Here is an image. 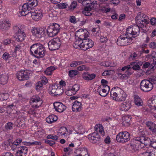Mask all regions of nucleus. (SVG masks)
Here are the masks:
<instances>
[{
  "label": "nucleus",
  "instance_id": "obj_1",
  "mask_svg": "<svg viewBox=\"0 0 156 156\" xmlns=\"http://www.w3.org/2000/svg\"><path fill=\"white\" fill-rule=\"evenodd\" d=\"M46 51L45 47L40 43L34 44L30 48V54L38 58H43L45 55Z\"/></svg>",
  "mask_w": 156,
  "mask_h": 156
},
{
  "label": "nucleus",
  "instance_id": "obj_2",
  "mask_svg": "<svg viewBox=\"0 0 156 156\" xmlns=\"http://www.w3.org/2000/svg\"><path fill=\"white\" fill-rule=\"evenodd\" d=\"M28 2L25 3L22 7L21 10L19 11V13L21 16H26L29 14L30 11L36 6L38 4L37 0H28Z\"/></svg>",
  "mask_w": 156,
  "mask_h": 156
},
{
  "label": "nucleus",
  "instance_id": "obj_3",
  "mask_svg": "<svg viewBox=\"0 0 156 156\" xmlns=\"http://www.w3.org/2000/svg\"><path fill=\"white\" fill-rule=\"evenodd\" d=\"M13 28L14 32L16 35V40L18 42L22 41L26 36L24 30V26L16 25Z\"/></svg>",
  "mask_w": 156,
  "mask_h": 156
},
{
  "label": "nucleus",
  "instance_id": "obj_4",
  "mask_svg": "<svg viewBox=\"0 0 156 156\" xmlns=\"http://www.w3.org/2000/svg\"><path fill=\"white\" fill-rule=\"evenodd\" d=\"M140 32L139 27L137 25H134L128 28L126 30V34L130 37L132 40L139 35Z\"/></svg>",
  "mask_w": 156,
  "mask_h": 156
},
{
  "label": "nucleus",
  "instance_id": "obj_5",
  "mask_svg": "<svg viewBox=\"0 0 156 156\" xmlns=\"http://www.w3.org/2000/svg\"><path fill=\"white\" fill-rule=\"evenodd\" d=\"M60 28L59 25L54 23L48 27L47 29V34L49 37H53L58 33Z\"/></svg>",
  "mask_w": 156,
  "mask_h": 156
},
{
  "label": "nucleus",
  "instance_id": "obj_6",
  "mask_svg": "<svg viewBox=\"0 0 156 156\" xmlns=\"http://www.w3.org/2000/svg\"><path fill=\"white\" fill-rule=\"evenodd\" d=\"M31 101L33 102H35L36 104H34L33 105V108H30L27 112L30 114H34L35 112V110L34 108H38L41 104L42 103V100L37 95L33 96L31 99Z\"/></svg>",
  "mask_w": 156,
  "mask_h": 156
},
{
  "label": "nucleus",
  "instance_id": "obj_7",
  "mask_svg": "<svg viewBox=\"0 0 156 156\" xmlns=\"http://www.w3.org/2000/svg\"><path fill=\"white\" fill-rule=\"evenodd\" d=\"M97 2L96 1H93L92 2H90V4L87 3V2H83L84 4H87V5H85L84 8V11H82L83 13L86 16H90L92 14L90 12L93 9H95L96 5H97Z\"/></svg>",
  "mask_w": 156,
  "mask_h": 156
},
{
  "label": "nucleus",
  "instance_id": "obj_8",
  "mask_svg": "<svg viewBox=\"0 0 156 156\" xmlns=\"http://www.w3.org/2000/svg\"><path fill=\"white\" fill-rule=\"evenodd\" d=\"M127 36L128 35L126 34V33L124 36L121 35L119 37L117 41L118 45L120 46H125L128 45L129 44H131L133 42V40L130 37Z\"/></svg>",
  "mask_w": 156,
  "mask_h": 156
},
{
  "label": "nucleus",
  "instance_id": "obj_9",
  "mask_svg": "<svg viewBox=\"0 0 156 156\" xmlns=\"http://www.w3.org/2000/svg\"><path fill=\"white\" fill-rule=\"evenodd\" d=\"M129 133L126 132H122L119 133L116 136V140L119 143H124L129 141L130 140Z\"/></svg>",
  "mask_w": 156,
  "mask_h": 156
},
{
  "label": "nucleus",
  "instance_id": "obj_10",
  "mask_svg": "<svg viewBox=\"0 0 156 156\" xmlns=\"http://www.w3.org/2000/svg\"><path fill=\"white\" fill-rule=\"evenodd\" d=\"M61 44V41L58 37L54 38L48 43V47L51 51L55 50L60 48Z\"/></svg>",
  "mask_w": 156,
  "mask_h": 156
},
{
  "label": "nucleus",
  "instance_id": "obj_11",
  "mask_svg": "<svg viewBox=\"0 0 156 156\" xmlns=\"http://www.w3.org/2000/svg\"><path fill=\"white\" fill-rule=\"evenodd\" d=\"M141 90L144 92H148L151 90L153 88V85L150 82V81L148 80H144L141 82L140 83Z\"/></svg>",
  "mask_w": 156,
  "mask_h": 156
},
{
  "label": "nucleus",
  "instance_id": "obj_12",
  "mask_svg": "<svg viewBox=\"0 0 156 156\" xmlns=\"http://www.w3.org/2000/svg\"><path fill=\"white\" fill-rule=\"evenodd\" d=\"M45 32V29L42 28H34L31 30L32 35L37 39L44 36Z\"/></svg>",
  "mask_w": 156,
  "mask_h": 156
},
{
  "label": "nucleus",
  "instance_id": "obj_13",
  "mask_svg": "<svg viewBox=\"0 0 156 156\" xmlns=\"http://www.w3.org/2000/svg\"><path fill=\"white\" fill-rule=\"evenodd\" d=\"M88 138L90 142L94 144H98L101 141L99 135L97 133H93L88 136Z\"/></svg>",
  "mask_w": 156,
  "mask_h": 156
},
{
  "label": "nucleus",
  "instance_id": "obj_14",
  "mask_svg": "<svg viewBox=\"0 0 156 156\" xmlns=\"http://www.w3.org/2000/svg\"><path fill=\"white\" fill-rule=\"evenodd\" d=\"M75 36L76 38L83 41L88 37V33L86 30L80 29L76 31Z\"/></svg>",
  "mask_w": 156,
  "mask_h": 156
},
{
  "label": "nucleus",
  "instance_id": "obj_15",
  "mask_svg": "<svg viewBox=\"0 0 156 156\" xmlns=\"http://www.w3.org/2000/svg\"><path fill=\"white\" fill-rule=\"evenodd\" d=\"M110 90V87L109 86H100L98 87L97 91L100 96L105 97L108 94Z\"/></svg>",
  "mask_w": 156,
  "mask_h": 156
},
{
  "label": "nucleus",
  "instance_id": "obj_16",
  "mask_svg": "<svg viewBox=\"0 0 156 156\" xmlns=\"http://www.w3.org/2000/svg\"><path fill=\"white\" fill-rule=\"evenodd\" d=\"M94 45V42L89 38H86L82 41V49L86 51L87 49L91 48Z\"/></svg>",
  "mask_w": 156,
  "mask_h": 156
},
{
  "label": "nucleus",
  "instance_id": "obj_17",
  "mask_svg": "<svg viewBox=\"0 0 156 156\" xmlns=\"http://www.w3.org/2000/svg\"><path fill=\"white\" fill-rule=\"evenodd\" d=\"M29 73L27 70L18 71L16 74L17 78L20 81L27 80L29 78Z\"/></svg>",
  "mask_w": 156,
  "mask_h": 156
},
{
  "label": "nucleus",
  "instance_id": "obj_18",
  "mask_svg": "<svg viewBox=\"0 0 156 156\" xmlns=\"http://www.w3.org/2000/svg\"><path fill=\"white\" fill-rule=\"evenodd\" d=\"M29 12V14H27L30 15L32 19L34 20L38 21L40 20L43 16L42 11L41 9L38 10H36L34 12L31 13Z\"/></svg>",
  "mask_w": 156,
  "mask_h": 156
},
{
  "label": "nucleus",
  "instance_id": "obj_19",
  "mask_svg": "<svg viewBox=\"0 0 156 156\" xmlns=\"http://www.w3.org/2000/svg\"><path fill=\"white\" fill-rule=\"evenodd\" d=\"M148 17L140 12H139L136 18V20L137 23H140L143 24L144 22L145 23H147V18Z\"/></svg>",
  "mask_w": 156,
  "mask_h": 156
},
{
  "label": "nucleus",
  "instance_id": "obj_20",
  "mask_svg": "<svg viewBox=\"0 0 156 156\" xmlns=\"http://www.w3.org/2000/svg\"><path fill=\"white\" fill-rule=\"evenodd\" d=\"M121 88L117 87L113 88L110 91V96L112 99L116 101H118L119 95Z\"/></svg>",
  "mask_w": 156,
  "mask_h": 156
},
{
  "label": "nucleus",
  "instance_id": "obj_21",
  "mask_svg": "<svg viewBox=\"0 0 156 156\" xmlns=\"http://www.w3.org/2000/svg\"><path fill=\"white\" fill-rule=\"evenodd\" d=\"M136 139L138 140L137 142L139 144H140L141 145L144 144L145 146L149 145L150 146L151 141L150 138L142 136L140 137H136Z\"/></svg>",
  "mask_w": 156,
  "mask_h": 156
},
{
  "label": "nucleus",
  "instance_id": "obj_22",
  "mask_svg": "<svg viewBox=\"0 0 156 156\" xmlns=\"http://www.w3.org/2000/svg\"><path fill=\"white\" fill-rule=\"evenodd\" d=\"M54 106L55 111L59 112H63L66 109L65 106L61 102H55Z\"/></svg>",
  "mask_w": 156,
  "mask_h": 156
},
{
  "label": "nucleus",
  "instance_id": "obj_23",
  "mask_svg": "<svg viewBox=\"0 0 156 156\" xmlns=\"http://www.w3.org/2000/svg\"><path fill=\"white\" fill-rule=\"evenodd\" d=\"M27 148L25 146L20 147L18 148L16 156H26L27 152Z\"/></svg>",
  "mask_w": 156,
  "mask_h": 156
},
{
  "label": "nucleus",
  "instance_id": "obj_24",
  "mask_svg": "<svg viewBox=\"0 0 156 156\" xmlns=\"http://www.w3.org/2000/svg\"><path fill=\"white\" fill-rule=\"evenodd\" d=\"M137 139L136 137L132 140V141H133V143H131L130 145L131 148L135 151L138 150L139 148H142L143 146H142L140 144H139L137 142L138 140Z\"/></svg>",
  "mask_w": 156,
  "mask_h": 156
},
{
  "label": "nucleus",
  "instance_id": "obj_25",
  "mask_svg": "<svg viewBox=\"0 0 156 156\" xmlns=\"http://www.w3.org/2000/svg\"><path fill=\"white\" fill-rule=\"evenodd\" d=\"M76 154L75 156H84L89 155L87 148L85 147L80 148L77 149L76 151Z\"/></svg>",
  "mask_w": 156,
  "mask_h": 156
},
{
  "label": "nucleus",
  "instance_id": "obj_26",
  "mask_svg": "<svg viewBox=\"0 0 156 156\" xmlns=\"http://www.w3.org/2000/svg\"><path fill=\"white\" fill-rule=\"evenodd\" d=\"M131 107V103L129 101L124 102L121 103L120 109L122 111H127Z\"/></svg>",
  "mask_w": 156,
  "mask_h": 156
},
{
  "label": "nucleus",
  "instance_id": "obj_27",
  "mask_svg": "<svg viewBox=\"0 0 156 156\" xmlns=\"http://www.w3.org/2000/svg\"><path fill=\"white\" fill-rule=\"evenodd\" d=\"M81 103L77 101H76L74 102L72 106V110L73 112H80L81 110Z\"/></svg>",
  "mask_w": 156,
  "mask_h": 156
},
{
  "label": "nucleus",
  "instance_id": "obj_28",
  "mask_svg": "<svg viewBox=\"0 0 156 156\" xmlns=\"http://www.w3.org/2000/svg\"><path fill=\"white\" fill-rule=\"evenodd\" d=\"M147 126L153 133H156V124L151 121H148L146 123Z\"/></svg>",
  "mask_w": 156,
  "mask_h": 156
},
{
  "label": "nucleus",
  "instance_id": "obj_29",
  "mask_svg": "<svg viewBox=\"0 0 156 156\" xmlns=\"http://www.w3.org/2000/svg\"><path fill=\"white\" fill-rule=\"evenodd\" d=\"M82 76L84 80H90L95 78L96 75L94 73L90 74L88 72H86L82 74Z\"/></svg>",
  "mask_w": 156,
  "mask_h": 156
},
{
  "label": "nucleus",
  "instance_id": "obj_30",
  "mask_svg": "<svg viewBox=\"0 0 156 156\" xmlns=\"http://www.w3.org/2000/svg\"><path fill=\"white\" fill-rule=\"evenodd\" d=\"M11 26L10 23L9 21H5L2 22L0 25V28L3 31L8 30Z\"/></svg>",
  "mask_w": 156,
  "mask_h": 156
},
{
  "label": "nucleus",
  "instance_id": "obj_31",
  "mask_svg": "<svg viewBox=\"0 0 156 156\" xmlns=\"http://www.w3.org/2000/svg\"><path fill=\"white\" fill-rule=\"evenodd\" d=\"M9 76L6 73H3L0 75V83L4 85L6 84L8 81Z\"/></svg>",
  "mask_w": 156,
  "mask_h": 156
},
{
  "label": "nucleus",
  "instance_id": "obj_32",
  "mask_svg": "<svg viewBox=\"0 0 156 156\" xmlns=\"http://www.w3.org/2000/svg\"><path fill=\"white\" fill-rule=\"evenodd\" d=\"M94 129L97 132L100 133L103 136H104L105 133L102 125L98 124L94 127Z\"/></svg>",
  "mask_w": 156,
  "mask_h": 156
},
{
  "label": "nucleus",
  "instance_id": "obj_33",
  "mask_svg": "<svg viewBox=\"0 0 156 156\" xmlns=\"http://www.w3.org/2000/svg\"><path fill=\"white\" fill-rule=\"evenodd\" d=\"M131 120L130 116H125L122 118V125L125 126H128L129 125V123Z\"/></svg>",
  "mask_w": 156,
  "mask_h": 156
},
{
  "label": "nucleus",
  "instance_id": "obj_34",
  "mask_svg": "<svg viewBox=\"0 0 156 156\" xmlns=\"http://www.w3.org/2000/svg\"><path fill=\"white\" fill-rule=\"evenodd\" d=\"M58 119L57 117L54 115H49L46 119V122L49 123H51L57 120Z\"/></svg>",
  "mask_w": 156,
  "mask_h": 156
},
{
  "label": "nucleus",
  "instance_id": "obj_35",
  "mask_svg": "<svg viewBox=\"0 0 156 156\" xmlns=\"http://www.w3.org/2000/svg\"><path fill=\"white\" fill-rule=\"evenodd\" d=\"M119 96L118 101H123L126 100L127 95L124 90L121 89Z\"/></svg>",
  "mask_w": 156,
  "mask_h": 156
},
{
  "label": "nucleus",
  "instance_id": "obj_36",
  "mask_svg": "<svg viewBox=\"0 0 156 156\" xmlns=\"http://www.w3.org/2000/svg\"><path fill=\"white\" fill-rule=\"evenodd\" d=\"M134 103L136 105L139 106H141L143 104V101L137 95L134 96Z\"/></svg>",
  "mask_w": 156,
  "mask_h": 156
},
{
  "label": "nucleus",
  "instance_id": "obj_37",
  "mask_svg": "<svg viewBox=\"0 0 156 156\" xmlns=\"http://www.w3.org/2000/svg\"><path fill=\"white\" fill-rule=\"evenodd\" d=\"M57 88V85L51 86L48 90L49 93L51 94L52 95L55 96Z\"/></svg>",
  "mask_w": 156,
  "mask_h": 156
},
{
  "label": "nucleus",
  "instance_id": "obj_38",
  "mask_svg": "<svg viewBox=\"0 0 156 156\" xmlns=\"http://www.w3.org/2000/svg\"><path fill=\"white\" fill-rule=\"evenodd\" d=\"M151 106L156 109V96H153L148 101Z\"/></svg>",
  "mask_w": 156,
  "mask_h": 156
},
{
  "label": "nucleus",
  "instance_id": "obj_39",
  "mask_svg": "<svg viewBox=\"0 0 156 156\" xmlns=\"http://www.w3.org/2000/svg\"><path fill=\"white\" fill-rule=\"evenodd\" d=\"M76 40L74 43L73 46L74 48H82V40L76 38Z\"/></svg>",
  "mask_w": 156,
  "mask_h": 156
},
{
  "label": "nucleus",
  "instance_id": "obj_40",
  "mask_svg": "<svg viewBox=\"0 0 156 156\" xmlns=\"http://www.w3.org/2000/svg\"><path fill=\"white\" fill-rule=\"evenodd\" d=\"M55 69V68L52 66L48 67L44 71L45 73L47 75H51L53 71Z\"/></svg>",
  "mask_w": 156,
  "mask_h": 156
},
{
  "label": "nucleus",
  "instance_id": "obj_41",
  "mask_svg": "<svg viewBox=\"0 0 156 156\" xmlns=\"http://www.w3.org/2000/svg\"><path fill=\"white\" fill-rule=\"evenodd\" d=\"M9 97V94L8 93H1L0 94V100L2 101L6 100Z\"/></svg>",
  "mask_w": 156,
  "mask_h": 156
},
{
  "label": "nucleus",
  "instance_id": "obj_42",
  "mask_svg": "<svg viewBox=\"0 0 156 156\" xmlns=\"http://www.w3.org/2000/svg\"><path fill=\"white\" fill-rule=\"evenodd\" d=\"M118 77L122 80H126L127 79V76L125 73H122L120 72H118L116 73Z\"/></svg>",
  "mask_w": 156,
  "mask_h": 156
},
{
  "label": "nucleus",
  "instance_id": "obj_43",
  "mask_svg": "<svg viewBox=\"0 0 156 156\" xmlns=\"http://www.w3.org/2000/svg\"><path fill=\"white\" fill-rule=\"evenodd\" d=\"M43 86V84L42 82L39 81L36 84V89L37 91H39L42 89Z\"/></svg>",
  "mask_w": 156,
  "mask_h": 156
},
{
  "label": "nucleus",
  "instance_id": "obj_44",
  "mask_svg": "<svg viewBox=\"0 0 156 156\" xmlns=\"http://www.w3.org/2000/svg\"><path fill=\"white\" fill-rule=\"evenodd\" d=\"M63 88L62 87H58L57 86V88L55 96H59L62 94L63 93Z\"/></svg>",
  "mask_w": 156,
  "mask_h": 156
},
{
  "label": "nucleus",
  "instance_id": "obj_45",
  "mask_svg": "<svg viewBox=\"0 0 156 156\" xmlns=\"http://www.w3.org/2000/svg\"><path fill=\"white\" fill-rule=\"evenodd\" d=\"M70 89L72 90V91L73 92L74 94H75L80 89L79 85L78 84H76L74 85L72 88H71Z\"/></svg>",
  "mask_w": 156,
  "mask_h": 156
},
{
  "label": "nucleus",
  "instance_id": "obj_46",
  "mask_svg": "<svg viewBox=\"0 0 156 156\" xmlns=\"http://www.w3.org/2000/svg\"><path fill=\"white\" fill-rule=\"evenodd\" d=\"M67 129L66 127H62L59 130L58 133L60 134V135H65L66 134Z\"/></svg>",
  "mask_w": 156,
  "mask_h": 156
},
{
  "label": "nucleus",
  "instance_id": "obj_47",
  "mask_svg": "<svg viewBox=\"0 0 156 156\" xmlns=\"http://www.w3.org/2000/svg\"><path fill=\"white\" fill-rule=\"evenodd\" d=\"M14 124L12 122H9L5 125V129L6 130H11L12 129Z\"/></svg>",
  "mask_w": 156,
  "mask_h": 156
},
{
  "label": "nucleus",
  "instance_id": "obj_48",
  "mask_svg": "<svg viewBox=\"0 0 156 156\" xmlns=\"http://www.w3.org/2000/svg\"><path fill=\"white\" fill-rule=\"evenodd\" d=\"M78 74V71L76 70H70L69 72V76L71 77H73Z\"/></svg>",
  "mask_w": 156,
  "mask_h": 156
},
{
  "label": "nucleus",
  "instance_id": "obj_49",
  "mask_svg": "<svg viewBox=\"0 0 156 156\" xmlns=\"http://www.w3.org/2000/svg\"><path fill=\"white\" fill-rule=\"evenodd\" d=\"M26 144H25L26 145H41V142L38 141H34L33 142H26Z\"/></svg>",
  "mask_w": 156,
  "mask_h": 156
},
{
  "label": "nucleus",
  "instance_id": "obj_50",
  "mask_svg": "<svg viewBox=\"0 0 156 156\" xmlns=\"http://www.w3.org/2000/svg\"><path fill=\"white\" fill-rule=\"evenodd\" d=\"M47 138L48 139H51L54 140H57L58 139V137L55 135L50 134L48 135L47 137Z\"/></svg>",
  "mask_w": 156,
  "mask_h": 156
},
{
  "label": "nucleus",
  "instance_id": "obj_51",
  "mask_svg": "<svg viewBox=\"0 0 156 156\" xmlns=\"http://www.w3.org/2000/svg\"><path fill=\"white\" fill-rule=\"evenodd\" d=\"M13 42V41L10 39H6L3 41V44L4 45H6L9 44L11 43H12Z\"/></svg>",
  "mask_w": 156,
  "mask_h": 156
},
{
  "label": "nucleus",
  "instance_id": "obj_52",
  "mask_svg": "<svg viewBox=\"0 0 156 156\" xmlns=\"http://www.w3.org/2000/svg\"><path fill=\"white\" fill-rule=\"evenodd\" d=\"M2 57L5 60H7L9 58H11V56L9 54V53L5 52L3 55Z\"/></svg>",
  "mask_w": 156,
  "mask_h": 156
},
{
  "label": "nucleus",
  "instance_id": "obj_53",
  "mask_svg": "<svg viewBox=\"0 0 156 156\" xmlns=\"http://www.w3.org/2000/svg\"><path fill=\"white\" fill-rule=\"evenodd\" d=\"M137 54L136 52H134L131 54L129 57V58L132 60H134L136 59V58L137 57Z\"/></svg>",
  "mask_w": 156,
  "mask_h": 156
},
{
  "label": "nucleus",
  "instance_id": "obj_54",
  "mask_svg": "<svg viewBox=\"0 0 156 156\" xmlns=\"http://www.w3.org/2000/svg\"><path fill=\"white\" fill-rule=\"evenodd\" d=\"M77 5V2L76 1H73L70 6L69 8L70 9H75Z\"/></svg>",
  "mask_w": 156,
  "mask_h": 156
},
{
  "label": "nucleus",
  "instance_id": "obj_55",
  "mask_svg": "<svg viewBox=\"0 0 156 156\" xmlns=\"http://www.w3.org/2000/svg\"><path fill=\"white\" fill-rule=\"evenodd\" d=\"M46 143L49 144L50 145L53 146L55 144V142L53 140H45Z\"/></svg>",
  "mask_w": 156,
  "mask_h": 156
},
{
  "label": "nucleus",
  "instance_id": "obj_56",
  "mask_svg": "<svg viewBox=\"0 0 156 156\" xmlns=\"http://www.w3.org/2000/svg\"><path fill=\"white\" fill-rule=\"evenodd\" d=\"M22 141V139H18L15 141L13 143V145L17 146L19 145L20 143Z\"/></svg>",
  "mask_w": 156,
  "mask_h": 156
},
{
  "label": "nucleus",
  "instance_id": "obj_57",
  "mask_svg": "<svg viewBox=\"0 0 156 156\" xmlns=\"http://www.w3.org/2000/svg\"><path fill=\"white\" fill-rule=\"evenodd\" d=\"M65 93L67 95L69 96H71L75 94H74L73 92L72 91V90L70 88H69V89L66 91Z\"/></svg>",
  "mask_w": 156,
  "mask_h": 156
},
{
  "label": "nucleus",
  "instance_id": "obj_58",
  "mask_svg": "<svg viewBox=\"0 0 156 156\" xmlns=\"http://www.w3.org/2000/svg\"><path fill=\"white\" fill-rule=\"evenodd\" d=\"M67 5L66 4L61 3L58 4V6L60 9H65L67 7Z\"/></svg>",
  "mask_w": 156,
  "mask_h": 156
},
{
  "label": "nucleus",
  "instance_id": "obj_59",
  "mask_svg": "<svg viewBox=\"0 0 156 156\" xmlns=\"http://www.w3.org/2000/svg\"><path fill=\"white\" fill-rule=\"evenodd\" d=\"M87 66L84 65H82L78 66L77 69L79 71H83L86 69Z\"/></svg>",
  "mask_w": 156,
  "mask_h": 156
},
{
  "label": "nucleus",
  "instance_id": "obj_60",
  "mask_svg": "<svg viewBox=\"0 0 156 156\" xmlns=\"http://www.w3.org/2000/svg\"><path fill=\"white\" fill-rule=\"evenodd\" d=\"M41 82L44 84H45L48 82V80L46 77L44 76H42L41 78Z\"/></svg>",
  "mask_w": 156,
  "mask_h": 156
},
{
  "label": "nucleus",
  "instance_id": "obj_61",
  "mask_svg": "<svg viewBox=\"0 0 156 156\" xmlns=\"http://www.w3.org/2000/svg\"><path fill=\"white\" fill-rule=\"evenodd\" d=\"M151 152H145L144 153H140L139 156H151Z\"/></svg>",
  "mask_w": 156,
  "mask_h": 156
},
{
  "label": "nucleus",
  "instance_id": "obj_62",
  "mask_svg": "<svg viewBox=\"0 0 156 156\" xmlns=\"http://www.w3.org/2000/svg\"><path fill=\"white\" fill-rule=\"evenodd\" d=\"M132 68L134 70H136L140 69V67L137 63H136L132 66Z\"/></svg>",
  "mask_w": 156,
  "mask_h": 156
},
{
  "label": "nucleus",
  "instance_id": "obj_63",
  "mask_svg": "<svg viewBox=\"0 0 156 156\" xmlns=\"http://www.w3.org/2000/svg\"><path fill=\"white\" fill-rule=\"evenodd\" d=\"M114 150L111 149L110 151H108L107 153L108 154V156H115V154L113 152Z\"/></svg>",
  "mask_w": 156,
  "mask_h": 156
},
{
  "label": "nucleus",
  "instance_id": "obj_64",
  "mask_svg": "<svg viewBox=\"0 0 156 156\" xmlns=\"http://www.w3.org/2000/svg\"><path fill=\"white\" fill-rule=\"evenodd\" d=\"M150 47L153 49H156V44L154 42H152L150 44Z\"/></svg>",
  "mask_w": 156,
  "mask_h": 156
}]
</instances>
